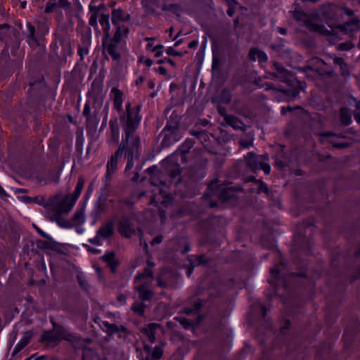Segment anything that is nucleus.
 Listing matches in <instances>:
<instances>
[{"label":"nucleus","instance_id":"1","mask_svg":"<svg viewBox=\"0 0 360 360\" xmlns=\"http://www.w3.org/2000/svg\"><path fill=\"white\" fill-rule=\"evenodd\" d=\"M84 184V181L82 178L78 179L74 193L72 195H67L61 200L60 195H56L54 197L49 199L44 205L45 207H51V210L54 213L53 216L50 214L46 215V218L52 221H56L63 228L72 227L70 221H67L61 217V214L68 213L73 207L78 197L79 196Z\"/></svg>","mask_w":360,"mask_h":360},{"label":"nucleus","instance_id":"2","mask_svg":"<svg viewBox=\"0 0 360 360\" xmlns=\"http://www.w3.org/2000/svg\"><path fill=\"white\" fill-rule=\"evenodd\" d=\"M51 323L60 342L64 340L70 342L76 349H82V359L89 360L90 349L86 346V344L90 343V338H82L79 335L70 333L65 327L56 323L53 320H51Z\"/></svg>","mask_w":360,"mask_h":360},{"label":"nucleus","instance_id":"3","mask_svg":"<svg viewBox=\"0 0 360 360\" xmlns=\"http://www.w3.org/2000/svg\"><path fill=\"white\" fill-rule=\"evenodd\" d=\"M141 106L136 105L134 112L132 114H122L120 117V123L124 133L121 143L127 145L128 142H131L134 137L139 136L134 134L141 120L139 115Z\"/></svg>","mask_w":360,"mask_h":360},{"label":"nucleus","instance_id":"4","mask_svg":"<svg viewBox=\"0 0 360 360\" xmlns=\"http://www.w3.org/2000/svg\"><path fill=\"white\" fill-rule=\"evenodd\" d=\"M0 41L5 43L6 47L11 48V53L16 58L21 57V51L19 50L20 44V32L12 28L8 24H0Z\"/></svg>","mask_w":360,"mask_h":360},{"label":"nucleus","instance_id":"5","mask_svg":"<svg viewBox=\"0 0 360 360\" xmlns=\"http://www.w3.org/2000/svg\"><path fill=\"white\" fill-rule=\"evenodd\" d=\"M140 137H134L131 142L124 147V155L127 160L124 172L127 173L134 167V160H139L140 156Z\"/></svg>","mask_w":360,"mask_h":360},{"label":"nucleus","instance_id":"6","mask_svg":"<svg viewBox=\"0 0 360 360\" xmlns=\"http://www.w3.org/2000/svg\"><path fill=\"white\" fill-rule=\"evenodd\" d=\"M105 8L104 4H101L98 7L91 6V27L97 29V18H98L101 25L105 32L106 37H110L109 15L103 13H99L101 8Z\"/></svg>","mask_w":360,"mask_h":360},{"label":"nucleus","instance_id":"7","mask_svg":"<svg viewBox=\"0 0 360 360\" xmlns=\"http://www.w3.org/2000/svg\"><path fill=\"white\" fill-rule=\"evenodd\" d=\"M60 9H63L68 16H70L72 8L71 3L68 0H49L44 8L45 13L56 12L58 13Z\"/></svg>","mask_w":360,"mask_h":360},{"label":"nucleus","instance_id":"8","mask_svg":"<svg viewBox=\"0 0 360 360\" xmlns=\"http://www.w3.org/2000/svg\"><path fill=\"white\" fill-rule=\"evenodd\" d=\"M215 195L222 202L235 201L237 199L236 190L232 186H217Z\"/></svg>","mask_w":360,"mask_h":360},{"label":"nucleus","instance_id":"9","mask_svg":"<svg viewBox=\"0 0 360 360\" xmlns=\"http://www.w3.org/2000/svg\"><path fill=\"white\" fill-rule=\"evenodd\" d=\"M118 231L122 236L126 238H130L131 236L136 234V227L130 217H122L119 222Z\"/></svg>","mask_w":360,"mask_h":360},{"label":"nucleus","instance_id":"10","mask_svg":"<svg viewBox=\"0 0 360 360\" xmlns=\"http://www.w3.org/2000/svg\"><path fill=\"white\" fill-rule=\"evenodd\" d=\"M125 146L126 145H124V143H120L117 150L111 155L110 159L107 164L106 176L108 178H110L117 169L118 160L124 153Z\"/></svg>","mask_w":360,"mask_h":360},{"label":"nucleus","instance_id":"11","mask_svg":"<svg viewBox=\"0 0 360 360\" xmlns=\"http://www.w3.org/2000/svg\"><path fill=\"white\" fill-rule=\"evenodd\" d=\"M267 160V157L264 155H257L254 152H249L248 155L245 156L246 165L254 172L259 170V167L262 162Z\"/></svg>","mask_w":360,"mask_h":360},{"label":"nucleus","instance_id":"12","mask_svg":"<svg viewBox=\"0 0 360 360\" xmlns=\"http://www.w3.org/2000/svg\"><path fill=\"white\" fill-rule=\"evenodd\" d=\"M285 268V264L281 262L279 264H275V266L271 269L270 273L271 278L269 280V283L271 285L276 288V281L282 279L284 288H287L286 282L284 280L285 274L282 272Z\"/></svg>","mask_w":360,"mask_h":360},{"label":"nucleus","instance_id":"13","mask_svg":"<svg viewBox=\"0 0 360 360\" xmlns=\"http://www.w3.org/2000/svg\"><path fill=\"white\" fill-rule=\"evenodd\" d=\"M274 67L276 72L271 73V75L275 78L279 79L283 82L290 84L292 77L290 72L276 62L274 63Z\"/></svg>","mask_w":360,"mask_h":360},{"label":"nucleus","instance_id":"14","mask_svg":"<svg viewBox=\"0 0 360 360\" xmlns=\"http://www.w3.org/2000/svg\"><path fill=\"white\" fill-rule=\"evenodd\" d=\"M114 233L112 224L109 222L101 226L97 231V236L91 239V244L100 245L99 238L101 237L103 239L108 238Z\"/></svg>","mask_w":360,"mask_h":360},{"label":"nucleus","instance_id":"15","mask_svg":"<svg viewBox=\"0 0 360 360\" xmlns=\"http://www.w3.org/2000/svg\"><path fill=\"white\" fill-rule=\"evenodd\" d=\"M27 42L30 46L37 45L40 46L41 44V39L40 36H37V27L32 25L31 22H27Z\"/></svg>","mask_w":360,"mask_h":360},{"label":"nucleus","instance_id":"16","mask_svg":"<svg viewBox=\"0 0 360 360\" xmlns=\"http://www.w3.org/2000/svg\"><path fill=\"white\" fill-rule=\"evenodd\" d=\"M169 118L170 120L167 122V124L163 129V132L169 131L170 135H175L179 128L180 119L179 118L178 115L175 111L172 112Z\"/></svg>","mask_w":360,"mask_h":360},{"label":"nucleus","instance_id":"17","mask_svg":"<svg viewBox=\"0 0 360 360\" xmlns=\"http://www.w3.org/2000/svg\"><path fill=\"white\" fill-rule=\"evenodd\" d=\"M160 328V325L156 323L148 324L146 327L141 328L140 331L144 334L151 343H154L156 340L157 329Z\"/></svg>","mask_w":360,"mask_h":360},{"label":"nucleus","instance_id":"18","mask_svg":"<svg viewBox=\"0 0 360 360\" xmlns=\"http://www.w3.org/2000/svg\"><path fill=\"white\" fill-rule=\"evenodd\" d=\"M148 283H143L134 288L139 292V297L142 302L150 301L154 296V293L148 290Z\"/></svg>","mask_w":360,"mask_h":360},{"label":"nucleus","instance_id":"19","mask_svg":"<svg viewBox=\"0 0 360 360\" xmlns=\"http://www.w3.org/2000/svg\"><path fill=\"white\" fill-rule=\"evenodd\" d=\"M360 20L357 18L344 23L339 25L338 27L345 33H349L351 32H356L360 30Z\"/></svg>","mask_w":360,"mask_h":360},{"label":"nucleus","instance_id":"20","mask_svg":"<svg viewBox=\"0 0 360 360\" xmlns=\"http://www.w3.org/2000/svg\"><path fill=\"white\" fill-rule=\"evenodd\" d=\"M129 19L130 15H125L122 9H114L112 12V22L115 26H121L122 22L127 21Z\"/></svg>","mask_w":360,"mask_h":360},{"label":"nucleus","instance_id":"21","mask_svg":"<svg viewBox=\"0 0 360 360\" xmlns=\"http://www.w3.org/2000/svg\"><path fill=\"white\" fill-rule=\"evenodd\" d=\"M165 343L162 342L160 345H156L153 349L147 344H144L143 349L154 359H160L163 354L162 347Z\"/></svg>","mask_w":360,"mask_h":360},{"label":"nucleus","instance_id":"22","mask_svg":"<svg viewBox=\"0 0 360 360\" xmlns=\"http://www.w3.org/2000/svg\"><path fill=\"white\" fill-rule=\"evenodd\" d=\"M109 125L110 129V143H118L120 139V128L117 119L115 118L113 120H110Z\"/></svg>","mask_w":360,"mask_h":360},{"label":"nucleus","instance_id":"23","mask_svg":"<svg viewBox=\"0 0 360 360\" xmlns=\"http://www.w3.org/2000/svg\"><path fill=\"white\" fill-rule=\"evenodd\" d=\"M248 57L251 60H256L257 58L259 63H265L268 60L266 54L259 50L258 48H252L248 53Z\"/></svg>","mask_w":360,"mask_h":360},{"label":"nucleus","instance_id":"24","mask_svg":"<svg viewBox=\"0 0 360 360\" xmlns=\"http://www.w3.org/2000/svg\"><path fill=\"white\" fill-rule=\"evenodd\" d=\"M39 342L41 343L45 342L49 344L54 343L55 345H58L60 342L53 329L49 331H44L41 335Z\"/></svg>","mask_w":360,"mask_h":360},{"label":"nucleus","instance_id":"25","mask_svg":"<svg viewBox=\"0 0 360 360\" xmlns=\"http://www.w3.org/2000/svg\"><path fill=\"white\" fill-rule=\"evenodd\" d=\"M37 247L40 250H58V247L59 243L53 240L51 238V240H37L36 241Z\"/></svg>","mask_w":360,"mask_h":360},{"label":"nucleus","instance_id":"26","mask_svg":"<svg viewBox=\"0 0 360 360\" xmlns=\"http://www.w3.org/2000/svg\"><path fill=\"white\" fill-rule=\"evenodd\" d=\"M30 88L29 93H34L42 89L44 86V77L41 75L38 74L36 80H29Z\"/></svg>","mask_w":360,"mask_h":360},{"label":"nucleus","instance_id":"27","mask_svg":"<svg viewBox=\"0 0 360 360\" xmlns=\"http://www.w3.org/2000/svg\"><path fill=\"white\" fill-rule=\"evenodd\" d=\"M307 27L310 31L319 33L321 35L330 36L333 34L332 32L329 31L323 25L308 22Z\"/></svg>","mask_w":360,"mask_h":360},{"label":"nucleus","instance_id":"28","mask_svg":"<svg viewBox=\"0 0 360 360\" xmlns=\"http://www.w3.org/2000/svg\"><path fill=\"white\" fill-rule=\"evenodd\" d=\"M195 141L193 139H187L179 147V152L180 153L181 160L185 161L186 155L189 153L190 150L193 147Z\"/></svg>","mask_w":360,"mask_h":360},{"label":"nucleus","instance_id":"29","mask_svg":"<svg viewBox=\"0 0 360 360\" xmlns=\"http://www.w3.org/2000/svg\"><path fill=\"white\" fill-rule=\"evenodd\" d=\"M119 42H115L114 40H110L109 44H108L105 49L108 53L112 57V58L115 60H117L120 58V53L117 51V44Z\"/></svg>","mask_w":360,"mask_h":360},{"label":"nucleus","instance_id":"30","mask_svg":"<svg viewBox=\"0 0 360 360\" xmlns=\"http://www.w3.org/2000/svg\"><path fill=\"white\" fill-rule=\"evenodd\" d=\"M60 44L62 46V54L64 56H70L72 53L70 40L68 37L65 36L60 39Z\"/></svg>","mask_w":360,"mask_h":360},{"label":"nucleus","instance_id":"31","mask_svg":"<svg viewBox=\"0 0 360 360\" xmlns=\"http://www.w3.org/2000/svg\"><path fill=\"white\" fill-rule=\"evenodd\" d=\"M226 123L234 129H242L245 126L243 122L234 115L226 116Z\"/></svg>","mask_w":360,"mask_h":360},{"label":"nucleus","instance_id":"32","mask_svg":"<svg viewBox=\"0 0 360 360\" xmlns=\"http://www.w3.org/2000/svg\"><path fill=\"white\" fill-rule=\"evenodd\" d=\"M112 93L114 95V108L118 111L122 110V92L120 91L117 88H112Z\"/></svg>","mask_w":360,"mask_h":360},{"label":"nucleus","instance_id":"33","mask_svg":"<svg viewBox=\"0 0 360 360\" xmlns=\"http://www.w3.org/2000/svg\"><path fill=\"white\" fill-rule=\"evenodd\" d=\"M340 120L342 125L348 126L352 122V118L349 113V110L346 107H342L340 110Z\"/></svg>","mask_w":360,"mask_h":360},{"label":"nucleus","instance_id":"34","mask_svg":"<svg viewBox=\"0 0 360 360\" xmlns=\"http://www.w3.org/2000/svg\"><path fill=\"white\" fill-rule=\"evenodd\" d=\"M84 210L82 209L77 210L74 216L72 217L70 221L72 224V226L79 225L84 222Z\"/></svg>","mask_w":360,"mask_h":360},{"label":"nucleus","instance_id":"35","mask_svg":"<svg viewBox=\"0 0 360 360\" xmlns=\"http://www.w3.org/2000/svg\"><path fill=\"white\" fill-rule=\"evenodd\" d=\"M49 27L46 23L42 22H37V36H40L41 40L48 33Z\"/></svg>","mask_w":360,"mask_h":360},{"label":"nucleus","instance_id":"36","mask_svg":"<svg viewBox=\"0 0 360 360\" xmlns=\"http://www.w3.org/2000/svg\"><path fill=\"white\" fill-rule=\"evenodd\" d=\"M116 27V31L113 36V38L112 40H114L115 42H119L121 41L122 33L125 35H127L129 32V29L127 27H124L123 30L121 26H115Z\"/></svg>","mask_w":360,"mask_h":360},{"label":"nucleus","instance_id":"37","mask_svg":"<svg viewBox=\"0 0 360 360\" xmlns=\"http://www.w3.org/2000/svg\"><path fill=\"white\" fill-rule=\"evenodd\" d=\"M145 308H146V304L143 302H136V303H134L131 306V309L135 314H139V315L143 316L144 315Z\"/></svg>","mask_w":360,"mask_h":360},{"label":"nucleus","instance_id":"38","mask_svg":"<svg viewBox=\"0 0 360 360\" xmlns=\"http://www.w3.org/2000/svg\"><path fill=\"white\" fill-rule=\"evenodd\" d=\"M91 86L97 94H99L103 90V77L99 76L94 80Z\"/></svg>","mask_w":360,"mask_h":360},{"label":"nucleus","instance_id":"39","mask_svg":"<svg viewBox=\"0 0 360 360\" xmlns=\"http://www.w3.org/2000/svg\"><path fill=\"white\" fill-rule=\"evenodd\" d=\"M153 278V273L150 268H145L142 273H140L137 274L135 276L134 281L136 282L137 281H139L141 278Z\"/></svg>","mask_w":360,"mask_h":360},{"label":"nucleus","instance_id":"40","mask_svg":"<svg viewBox=\"0 0 360 360\" xmlns=\"http://www.w3.org/2000/svg\"><path fill=\"white\" fill-rule=\"evenodd\" d=\"M221 103L229 104L231 101V94L227 89H223L219 96Z\"/></svg>","mask_w":360,"mask_h":360},{"label":"nucleus","instance_id":"41","mask_svg":"<svg viewBox=\"0 0 360 360\" xmlns=\"http://www.w3.org/2000/svg\"><path fill=\"white\" fill-rule=\"evenodd\" d=\"M101 258L108 265L117 261L115 259V254L114 252H107L104 255L101 256Z\"/></svg>","mask_w":360,"mask_h":360},{"label":"nucleus","instance_id":"42","mask_svg":"<svg viewBox=\"0 0 360 360\" xmlns=\"http://www.w3.org/2000/svg\"><path fill=\"white\" fill-rule=\"evenodd\" d=\"M104 326L106 328V332L109 334H115L120 333V329L119 326H117L116 324L105 322Z\"/></svg>","mask_w":360,"mask_h":360},{"label":"nucleus","instance_id":"43","mask_svg":"<svg viewBox=\"0 0 360 360\" xmlns=\"http://www.w3.org/2000/svg\"><path fill=\"white\" fill-rule=\"evenodd\" d=\"M226 1L229 6L227 14L229 16L231 17L236 12V5L237 4V2L235 0H226Z\"/></svg>","mask_w":360,"mask_h":360},{"label":"nucleus","instance_id":"44","mask_svg":"<svg viewBox=\"0 0 360 360\" xmlns=\"http://www.w3.org/2000/svg\"><path fill=\"white\" fill-rule=\"evenodd\" d=\"M77 279L81 288L86 292H88V283L84 280V276L82 273H79L77 275Z\"/></svg>","mask_w":360,"mask_h":360},{"label":"nucleus","instance_id":"45","mask_svg":"<svg viewBox=\"0 0 360 360\" xmlns=\"http://www.w3.org/2000/svg\"><path fill=\"white\" fill-rule=\"evenodd\" d=\"M258 184H259V188L257 189V193H264L265 194H266L267 195H269L270 194V190L267 186L266 184H265L264 182H263L262 180H258Z\"/></svg>","mask_w":360,"mask_h":360},{"label":"nucleus","instance_id":"46","mask_svg":"<svg viewBox=\"0 0 360 360\" xmlns=\"http://www.w3.org/2000/svg\"><path fill=\"white\" fill-rule=\"evenodd\" d=\"M84 142V139L82 136V129H79L77 131V142H76V147L77 150L78 151H80L82 149V146Z\"/></svg>","mask_w":360,"mask_h":360},{"label":"nucleus","instance_id":"47","mask_svg":"<svg viewBox=\"0 0 360 360\" xmlns=\"http://www.w3.org/2000/svg\"><path fill=\"white\" fill-rule=\"evenodd\" d=\"M89 113H90V107H89V102L87 101L85 104V106H84V111H83V115L86 117V131H87V134H90V128H89Z\"/></svg>","mask_w":360,"mask_h":360},{"label":"nucleus","instance_id":"48","mask_svg":"<svg viewBox=\"0 0 360 360\" xmlns=\"http://www.w3.org/2000/svg\"><path fill=\"white\" fill-rule=\"evenodd\" d=\"M314 72H317L318 74H319L321 75H326L328 77H332L335 75V72H334L333 70H326V69H324L323 68H316V69L314 68Z\"/></svg>","mask_w":360,"mask_h":360},{"label":"nucleus","instance_id":"49","mask_svg":"<svg viewBox=\"0 0 360 360\" xmlns=\"http://www.w3.org/2000/svg\"><path fill=\"white\" fill-rule=\"evenodd\" d=\"M354 47V44L351 41H346L338 44V49L340 51H349Z\"/></svg>","mask_w":360,"mask_h":360},{"label":"nucleus","instance_id":"50","mask_svg":"<svg viewBox=\"0 0 360 360\" xmlns=\"http://www.w3.org/2000/svg\"><path fill=\"white\" fill-rule=\"evenodd\" d=\"M179 9V6L176 4H171L169 5L164 4L162 10V11H172L174 13H176V12Z\"/></svg>","mask_w":360,"mask_h":360},{"label":"nucleus","instance_id":"51","mask_svg":"<svg viewBox=\"0 0 360 360\" xmlns=\"http://www.w3.org/2000/svg\"><path fill=\"white\" fill-rule=\"evenodd\" d=\"M220 67V60L218 56L213 55L212 58V71L213 72H217Z\"/></svg>","mask_w":360,"mask_h":360},{"label":"nucleus","instance_id":"52","mask_svg":"<svg viewBox=\"0 0 360 360\" xmlns=\"http://www.w3.org/2000/svg\"><path fill=\"white\" fill-rule=\"evenodd\" d=\"M195 266H198L200 264H207L208 261L205 258L204 255H200L195 257V261L193 262Z\"/></svg>","mask_w":360,"mask_h":360},{"label":"nucleus","instance_id":"53","mask_svg":"<svg viewBox=\"0 0 360 360\" xmlns=\"http://www.w3.org/2000/svg\"><path fill=\"white\" fill-rule=\"evenodd\" d=\"M302 240L303 242V245L302 246V248L303 249L304 252L306 254H309L310 252V247H311L309 240L308 238H307L305 236H303Z\"/></svg>","mask_w":360,"mask_h":360},{"label":"nucleus","instance_id":"54","mask_svg":"<svg viewBox=\"0 0 360 360\" xmlns=\"http://www.w3.org/2000/svg\"><path fill=\"white\" fill-rule=\"evenodd\" d=\"M179 321L185 329H189L193 326V322L186 318H180Z\"/></svg>","mask_w":360,"mask_h":360},{"label":"nucleus","instance_id":"55","mask_svg":"<svg viewBox=\"0 0 360 360\" xmlns=\"http://www.w3.org/2000/svg\"><path fill=\"white\" fill-rule=\"evenodd\" d=\"M33 332L32 330H27L23 333L22 338L21 340L24 342L25 344L28 345L32 338Z\"/></svg>","mask_w":360,"mask_h":360},{"label":"nucleus","instance_id":"56","mask_svg":"<svg viewBox=\"0 0 360 360\" xmlns=\"http://www.w3.org/2000/svg\"><path fill=\"white\" fill-rule=\"evenodd\" d=\"M166 53L169 56H179L181 57L184 55V53L175 51L172 47H168L166 50Z\"/></svg>","mask_w":360,"mask_h":360},{"label":"nucleus","instance_id":"57","mask_svg":"<svg viewBox=\"0 0 360 360\" xmlns=\"http://www.w3.org/2000/svg\"><path fill=\"white\" fill-rule=\"evenodd\" d=\"M329 143L332 145L333 147H334L335 148H339V149L346 148L349 147V145L347 143H336L332 140H330Z\"/></svg>","mask_w":360,"mask_h":360},{"label":"nucleus","instance_id":"58","mask_svg":"<svg viewBox=\"0 0 360 360\" xmlns=\"http://www.w3.org/2000/svg\"><path fill=\"white\" fill-rule=\"evenodd\" d=\"M202 303L201 300H198V301L195 302L192 304L191 308H192L193 311H194V313L198 314V311L202 308Z\"/></svg>","mask_w":360,"mask_h":360},{"label":"nucleus","instance_id":"59","mask_svg":"<svg viewBox=\"0 0 360 360\" xmlns=\"http://www.w3.org/2000/svg\"><path fill=\"white\" fill-rule=\"evenodd\" d=\"M189 134L198 139H200L202 135H205V131L191 129L189 131Z\"/></svg>","mask_w":360,"mask_h":360},{"label":"nucleus","instance_id":"60","mask_svg":"<svg viewBox=\"0 0 360 360\" xmlns=\"http://www.w3.org/2000/svg\"><path fill=\"white\" fill-rule=\"evenodd\" d=\"M33 227L37 231V232L43 238L47 239V240H51V237L46 234L45 232H44L41 229H40L35 224H33Z\"/></svg>","mask_w":360,"mask_h":360},{"label":"nucleus","instance_id":"61","mask_svg":"<svg viewBox=\"0 0 360 360\" xmlns=\"http://www.w3.org/2000/svg\"><path fill=\"white\" fill-rule=\"evenodd\" d=\"M284 92L288 93L292 98H296L299 94L300 91L297 88H294L292 89L283 90Z\"/></svg>","mask_w":360,"mask_h":360},{"label":"nucleus","instance_id":"62","mask_svg":"<svg viewBox=\"0 0 360 360\" xmlns=\"http://www.w3.org/2000/svg\"><path fill=\"white\" fill-rule=\"evenodd\" d=\"M164 46L162 44H158L156 45L153 49L152 51L155 52V57H160L162 55V52L160 51L161 49H162Z\"/></svg>","mask_w":360,"mask_h":360},{"label":"nucleus","instance_id":"63","mask_svg":"<svg viewBox=\"0 0 360 360\" xmlns=\"http://www.w3.org/2000/svg\"><path fill=\"white\" fill-rule=\"evenodd\" d=\"M333 58V63L338 66H345V62L342 58L337 57V56H331Z\"/></svg>","mask_w":360,"mask_h":360},{"label":"nucleus","instance_id":"64","mask_svg":"<svg viewBox=\"0 0 360 360\" xmlns=\"http://www.w3.org/2000/svg\"><path fill=\"white\" fill-rule=\"evenodd\" d=\"M259 169H262L266 174H269L271 171V167L268 163H266L265 161H264L261 164Z\"/></svg>","mask_w":360,"mask_h":360}]
</instances>
